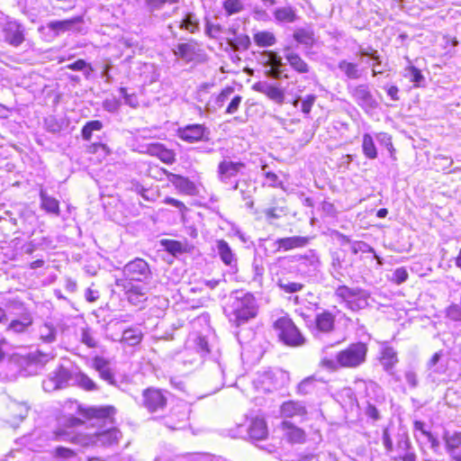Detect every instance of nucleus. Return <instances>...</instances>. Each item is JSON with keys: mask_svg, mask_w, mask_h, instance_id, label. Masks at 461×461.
Wrapping results in <instances>:
<instances>
[{"mask_svg": "<svg viewBox=\"0 0 461 461\" xmlns=\"http://www.w3.org/2000/svg\"><path fill=\"white\" fill-rule=\"evenodd\" d=\"M273 327L279 340L285 345L300 347L305 344V338L290 318L281 317L277 319Z\"/></svg>", "mask_w": 461, "mask_h": 461, "instance_id": "obj_3", "label": "nucleus"}, {"mask_svg": "<svg viewBox=\"0 0 461 461\" xmlns=\"http://www.w3.org/2000/svg\"><path fill=\"white\" fill-rule=\"evenodd\" d=\"M41 207L48 212L59 214V201L46 194L43 190L40 193Z\"/></svg>", "mask_w": 461, "mask_h": 461, "instance_id": "obj_31", "label": "nucleus"}, {"mask_svg": "<svg viewBox=\"0 0 461 461\" xmlns=\"http://www.w3.org/2000/svg\"><path fill=\"white\" fill-rule=\"evenodd\" d=\"M367 346L363 342L352 343L336 354L335 359L322 357L320 366L330 371L339 368H356L365 363Z\"/></svg>", "mask_w": 461, "mask_h": 461, "instance_id": "obj_1", "label": "nucleus"}, {"mask_svg": "<svg viewBox=\"0 0 461 461\" xmlns=\"http://www.w3.org/2000/svg\"><path fill=\"white\" fill-rule=\"evenodd\" d=\"M200 23L197 16L193 13H188L180 23V28L194 33L199 31Z\"/></svg>", "mask_w": 461, "mask_h": 461, "instance_id": "obj_37", "label": "nucleus"}, {"mask_svg": "<svg viewBox=\"0 0 461 461\" xmlns=\"http://www.w3.org/2000/svg\"><path fill=\"white\" fill-rule=\"evenodd\" d=\"M405 380L411 388H415L418 385V377L414 371L411 370L405 373Z\"/></svg>", "mask_w": 461, "mask_h": 461, "instance_id": "obj_64", "label": "nucleus"}, {"mask_svg": "<svg viewBox=\"0 0 461 461\" xmlns=\"http://www.w3.org/2000/svg\"><path fill=\"white\" fill-rule=\"evenodd\" d=\"M442 438L448 455L455 454V452L458 451V448H461V432L450 433L446 430L443 433Z\"/></svg>", "mask_w": 461, "mask_h": 461, "instance_id": "obj_25", "label": "nucleus"}, {"mask_svg": "<svg viewBox=\"0 0 461 461\" xmlns=\"http://www.w3.org/2000/svg\"><path fill=\"white\" fill-rule=\"evenodd\" d=\"M405 77L410 78V81L414 84V86L420 87L425 85V77L421 71L413 66L405 68Z\"/></svg>", "mask_w": 461, "mask_h": 461, "instance_id": "obj_40", "label": "nucleus"}, {"mask_svg": "<svg viewBox=\"0 0 461 461\" xmlns=\"http://www.w3.org/2000/svg\"><path fill=\"white\" fill-rule=\"evenodd\" d=\"M121 438L122 432L116 428L109 429L99 434V440L108 445L118 443Z\"/></svg>", "mask_w": 461, "mask_h": 461, "instance_id": "obj_38", "label": "nucleus"}, {"mask_svg": "<svg viewBox=\"0 0 461 461\" xmlns=\"http://www.w3.org/2000/svg\"><path fill=\"white\" fill-rule=\"evenodd\" d=\"M363 289L356 287L351 288L347 285H339L335 290V295L340 298L345 303H352V301L348 300L351 296H357L360 294Z\"/></svg>", "mask_w": 461, "mask_h": 461, "instance_id": "obj_33", "label": "nucleus"}, {"mask_svg": "<svg viewBox=\"0 0 461 461\" xmlns=\"http://www.w3.org/2000/svg\"><path fill=\"white\" fill-rule=\"evenodd\" d=\"M338 68L349 79H358L362 76V71L356 63L340 60L338 64Z\"/></svg>", "mask_w": 461, "mask_h": 461, "instance_id": "obj_29", "label": "nucleus"}, {"mask_svg": "<svg viewBox=\"0 0 461 461\" xmlns=\"http://www.w3.org/2000/svg\"><path fill=\"white\" fill-rule=\"evenodd\" d=\"M368 294L363 290L360 294L357 296H351L348 300L352 301V303H346L347 307L352 311H358L364 309L368 305Z\"/></svg>", "mask_w": 461, "mask_h": 461, "instance_id": "obj_39", "label": "nucleus"}, {"mask_svg": "<svg viewBox=\"0 0 461 461\" xmlns=\"http://www.w3.org/2000/svg\"><path fill=\"white\" fill-rule=\"evenodd\" d=\"M245 167L246 166L243 162H234L229 159H223L218 165V178L221 183L229 184L230 179L241 172Z\"/></svg>", "mask_w": 461, "mask_h": 461, "instance_id": "obj_10", "label": "nucleus"}, {"mask_svg": "<svg viewBox=\"0 0 461 461\" xmlns=\"http://www.w3.org/2000/svg\"><path fill=\"white\" fill-rule=\"evenodd\" d=\"M222 8L228 16L239 14L245 8L241 0H225L222 3Z\"/></svg>", "mask_w": 461, "mask_h": 461, "instance_id": "obj_43", "label": "nucleus"}, {"mask_svg": "<svg viewBox=\"0 0 461 461\" xmlns=\"http://www.w3.org/2000/svg\"><path fill=\"white\" fill-rule=\"evenodd\" d=\"M316 101V95H308L302 102V112L305 114L310 113L311 109L313 105V104Z\"/></svg>", "mask_w": 461, "mask_h": 461, "instance_id": "obj_59", "label": "nucleus"}, {"mask_svg": "<svg viewBox=\"0 0 461 461\" xmlns=\"http://www.w3.org/2000/svg\"><path fill=\"white\" fill-rule=\"evenodd\" d=\"M216 249L221 261L226 266L236 267L237 258L226 240H218L216 241Z\"/></svg>", "mask_w": 461, "mask_h": 461, "instance_id": "obj_20", "label": "nucleus"}, {"mask_svg": "<svg viewBox=\"0 0 461 461\" xmlns=\"http://www.w3.org/2000/svg\"><path fill=\"white\" fill-rule=\"evenodd\" d=\"M82 413L87 419H98V420H112L113 415L115 412V409L112 406L105 407H89L87 409H79Z\"/></svg>", "mask_w": 461, "mask_h": 461, "instance_id": "obj_15", "label": "nucleus"}, {"mask_svg": "<svg viewBox=\"0 0 461 461\" xmlns=\"http://www.w3.org/2000/svg\"><path fill=\"white\" fill-rule=\"evenodd\" d=\"M283 212L282 208L271 207L264 210V214L267 221L271 222L273 220L279 219Z\"/></svg>", "mask_w": 461, "mask_h": 461, "instance_id": "obj_58", "label": "nucleus"}, {"mask_svg": "<svg viewBox=\"0 0 461 461\" xmlns=\"http://www.w3.org/2000/svg\"><path fill=\"white\" fill-rule=\"evenodd\" d=\"M232 47L238 50H248L250 46V38L246 34H236L231 40Z\"/></svg>", "mask_w": 461, "mask_h": 461, "instance_id": "obj_53", "label": "nucleus"}, {"mask_svg": "<svg viewBox=\"0 0 461 461\" xmlns=\"http://www.w3.org/2000/svg\"><path fill=\"white\" fill-rule=\"evenodd\" d=\"M83 23L82 16H75L71 19L62 21H51L47 23V28L54 32L56 35L66 32H80V25Z\"/></svg>", "mask_w": 461, "mask_h": 461, "instance_id": "obj_12", "label": "nucleus"}, {"mask_svg": "<svg viewBox=\"0 0 461 461\" xmlns=\"http://www.w3.org/2000/svg\"><path fill=\"white\" fill-rule=\"evenodd\" d=\"M175 56L186 62L193 61L196 55V47L194 43H179L173 50Z\"/></svg>", "mask_w": 461, "mask_h": 461, "instance_id": "obj_26", "label": "nucleus"}, {"mask_svg": "<svg viewBox=\"0 0 461 461\" xmlns=\"http://www.w3.org/2000/svg\"><path fill=\"white\" fill-rule=\"evenodd\" d=\"M294 41L305 47H312L316 42L315 33L312 27H301L294 30L293 33Z\"/></svg>", "mask_w": 461, "mask_h": 461, "instance_id": "obj_19", "label": "nucleus"}, {"mask_svg": "<svg viewBox=\"0 0 461 461\" xmlns=\"http://www.w3.org/2000/svg\"><path fill=\"white\" fill-rule=\"evenodd\" d=\"M123 280H129L138 282H146L151 276V271L149 264L142 258H135L134 260L127 263L123 269Z\"/></svg>", "mask_w": 461, "mask_h": 461, "instance_id": "obj_6", "label": "nucleus"}, {"mask_svg": "<svg viewBox=\"0 0 461 461\" xmlns=\"http://www.w3.org/2000/svg\"><path fill=\"white\" fill-rule=\"evenodd\" d=\"M248 433L251 439H264L267 435V429L265 420L258 418L253 420L249 427Z\"/></svg>", "mask_w": 461, "mask_h": 461, "instance_id": "obj_24", "label": "nucleus"}, {"mask_svg": "<svg viewBox=\"0 0 461 461\" xmlns=\"http://www.w3.org/2000/svg\"><path fill=\"white\" fill-rule=\"evenodd\" d=\"M115 285L117 287L122 288L127 300L132 305L138 306L147 300V288L142 285H134L129 280L116 279Z\"/></svg>", "mask_w": 461, "mask_h": 461, "instance_id": "obj_7", "label": "nucleus"}, {"mask_svg": "<svg viewBox=\"0 0 461 461\" xmlns=\"http://www.w3.org/2000/svg\"><path fill=\"white\" fill-rule=\"evenodd\" d=\"M77 384L86 391L98 390L97 384L87 375L79 373L77 376Z\"/></svg>", "mask_w": 461, "mask_h": 461, "instance_id": "obj_52", "label": "nucleus"}, {"mask_svg": "<svg viewBox=\"0 0 461 461\" xmlns=\"http://www.w3.org/2000/svg\"><path fill=\"white\" fill-rule=\"evenodd\" d=\"M241 100H242L241 96L235 95L231 99L230 103L229 104V105H228V107L226 109V113H230V114L236 113L238 111V109H239V106H240V104L241 103Z\"/></svg>", "mask_w": 461, "mask_h": 461, "instance_id": "obj_63", "label": "nucleus"}, {"mask_svg": "<svg viewBox=\"0 0 461 461\" xmlns=\"http://www.w3.org/2000/svg\"><path fill=\"white\" fill-rule=\"evenodd\" d=\"M357 55L360 58L367 57L373 61V63L371 64L373 76L383 74L382 70L377 69V67L382 65V60L376 50L373 49L370 46H360Z\"/></svg>", "mask_w": 461, "mask_h": 461, "instance_id": "obj_23", "label": "nucleus"}, {"mask_svg": "<svg viewBox=\"0 0 461 461\" xmlns=\"http://www.w3.org/2000/svg\"><path fill=\"white\" fill-rule=\"evenodd\" d=\"M39 339L44 343H52L56 339L57 330L50 323H44L39 327Z\"/></svg>", "mask_w": 461, "mask_h": 461, "instance_id": "obj_35", "label": "nucleus"}, {"mask_svg": "<svg viewBox=\"0 0 461 461\" xmlns=\"http://www.w3.org/2000/svg\"><path fill=\"white\" fill-rule=\"evenodd\" d=\"M363 289L356 287L351 288L347 285H339L335 290V295L340 298L345 303H352V301L348 300L351 296H357L360 294Z\"/></svg>", "mask_w": 461, "mask_h": 461, "instance_id": "obj_34", "label": "nucleus"}, {"mask_svg": "<svg viewBox=\"0 0 461 461\" xmlns=\"http://www.w3.org/2000/svg\"><path fill=\"white\" fill-rule=\"evenodd\" d=\"M280 411L285 418L301 417L306 414V408L300 402L288 401L281 405Z\"/></svg>", "mask_w": 461, "mask_h": 461, "instance_id": "obj_21", "label": "nucleus"}, {"mask_svg": "<svg viewBox=\"0 0 461 461\" xmlns=\"http://www.w3.org/2000/svg\"><path fill=\"white\" fill-rule=\"evenodd\" d=\"M262 56L267 58V59L265 61V65L267 67L283 69L284 63L282 61V58L276 52L272 51V50H267V51H264Z\"/></svg>", "mask_w": 461, "mask_h": 461, "instance_id": "obj_47", "label": "nucleus"}, {"mask_svg": "<svg viewBox=\"0 0 461 461\" xmlns=\"http://www.w3.org/2000/svg\"><path fill=\"white\" fill-rule=\"evenodd\" d=\"M253 40L259 47H270L276 42L274 33L267 31L256 32L253 36Z\"/></svg>", "mask_w": 461, "mask_h": 461, "instance_id": "obj_36", "label": "nucleus"}, {"mask_svg": "<svg viewBox=\"0 0 461 461\" xmlns=\"http://www.w3.org/2000/svg\"><path fill=\"white\" fill-rule=\"evenodd\" d=\"M179 0H145V3L150 11L160 9L165 4H176Z\"/></svg>", "mask_w": 461, "mask_h": 461, "instance_id": "obj_57", "label": "nucleus"}, {"mask_svg": "<svg viewBox=\"0 0 461 461\" xmlns=\"http://www.w3.org/2000/svg\"><path fill=\"white\" fill-rule=\"evenodd\" d=\"M277 285L282 289L285 293L294 294L300 292L303 289L304 285L298 282H292L286 279H279L277 282Z\"/></svg>", "mask_w": 461, "mask_h": 461, "instance_id": "obj_46", "label": "nucleus"}, {"mask_svg": "<svg viewBox=\"0 0 461 461\" xmlns=\"http://www.w3.org/2000/svg\"><path fill=\"white\" fill-rule=\"evenodd\" d=\"M91 367L99 374L101 379L111 385H117L114 373L110 367V361L108 359L101 356H95L92 359Z\"/></svg>", "mask_w": 461, "mask_h": 461, "instance_id": "obj_13", "label": "nucleus"}, {"mask_svg": "<svg viewBox=\"0 0 461 461\" xmlns=\"http://www.w3.org/2000/svg\"><path fill=\"white\" fill-rule=\"evenodd\" d=\"M42 388L49 393L60 389L51 375L42 382Z\"/></svg>", "mask_w": 461, "mask_h": 461, "instance_id": "obj_61", "label": "nucleus"}, {"mask_svg": "<svg viewBox=\"0 0 461 461\" xmlns=\"http://www.w3.org/2000/svg\"><path fill=\"white\" fill-rule=\"evenodd\" d=\"M210 131L202 124H190L179 130V137L189 143L209 140Z\"/></svg>", "mask_w": 461, "mask_h": 461, "instance_id": "obj_11", "label": "nucleus"}, {"mask_svg": "<svg viewBox=\"0 0 461 461\" xmlns=\"http://www.w3.org/2000/svg\"><path fill=\"white\" fill-rule=\"evenodd\" d=\"M122 339L130 346H135L141 341L142 333L138 329L130 328L123 331Z\"/></svg>", "mask_w": 461, "mask_h": 461, "instance_id": "obj_41", "label": "nucleus"}, {"mask_svg": "<svg viewBox=\"0 0 461 461\" xmlns=\"http://www.w3.org/2000/svg\"><path fill=\"white\" fill-rule=\"evenodd\" d=\"M316 378L314 376H308L301 381L296 388V393L301 395H306L312 393L316 388Z\"/></svg>", "mask_w": 461, "mask_h": 461, "instance_id": "obj_42", "label": "nucleus"}, {"mask_svg": "<svg viewBox=\"0 0 461 461\" xmlns=\"http://www.w3.org/2000/svg\"><path fill=\"white\" fill-rule=\"evenodd\" d=\"M274 18L278 23H293L298 20L297 11L292 5L280 6L273 12Z\"/></svg>", "mask_w": 461, "mask_h": 461, "instance_id": "obj_16", "label": "nucleus"}, {"mask_svg": "<svg viewBox=\"0 0 461 461\" xmlns=\"http://www.w3.org/2000/svg\"><path fill=\"white\" fill-rule=\"evenodd\" d=\"M335 315L329 311L317 313L311 330L314 337L319 338L321 334H329L335 329Z\"/></svg>", "mask_w": 461, "mask_h": 461, "instance_id": "obj_9", "label": "nucleus"}, {"mask_svg": "<svg viewBox=\"0 0 461 461\" xmlns=\"http://www.w3.org/2000/svg\"><path fill=\"white\" fill-rule=\"evenodd\" d=\"M348 89L355 102L364 110L369 111L376 108L377 102L367 85L362 84Z\"/></svg>", "mask_w": 461, "mask_h": 461, "instance_id": "obj_8", "label": "nucleus"}, {"mask_svg": "<svg viewBox=\"0 0 461 461\" xmlns=\"http://www.w3.org/2000/svg\"><path fill=\"white\" fill-rule=\"evenodd\" d=\"M67 68L73 71H83L86 78L90 77L94 70L92 66L86 63L84 59H77V61L67 65Z\"/></svg>", "mask_w": 461, "mask_h": 461, "instance_id": "obj_48", "label": "nucleus"}, {"mask_svg": "<svg viewBox=\"0 0 461 461\" xmlns=\"http://www.w3.org/2000/svg\"><path fill=\"white\" fill-rule=\"evenodd\" d=\"M398 362L397 354L393 348L386 347L382 351L381 363L384 369L393 374V367Z\"/></svg>", "mask_w": 461, "mask_h": 461, "instance_id": "obj_30", "label": "nucleus"}, {"mask_svg": "<svg viewBox=\"0 0 461 461\" xmlns=\"http://www.w3.org/2000/svg\"><path fill=\"white\" fill-rule=\"evenodd\" d=\"M55 456L68 460L75 456V452L70 448L59 447L55 449Z\"/></svg>", "mask_w": 461, "mask_h": 461, "instance_id": "obj_60", "label": "nucleus"}, {"mask_svg": "<svg viewBox=\"0 0 461 461\" xmlns=\"http://www.w3.org/2000/svg\"><path fill=\"white\" fill-rule=\"evenodd\" d=\"M32 323V318L30 314H23L22 320L12 321L8 327L7 331H11L16 334H21L26 331L28 327Z\"/></svg>", "mask_w": 461, "mask_h": 461, "instance_id": "obj_28", "label": "nucleus"}, {"mask_svg": "<svg viewBox=\"0 0 461 461\" xmlns=\"http://www.w3.org/2000/svg\"><path fill=\"white\" fill-rule=\"evenodd\" d=\"M15 420H23L28 414L29 407L25 403L13 402L9 406Z\"/></svg>", "mask_w": 461, "mask_h": 461, "instance_id": "obj_51", "label": "nucleus"}, {"mask_svg": "<svg viewBox=\"0 0 461 461\" xmlns=\"http://www.w3.org/2000/svg\"><path fill=\"white\" fill-rule=\"evenodd\" d=\"M195 345H196V348H197V350L202 354V355H206L210 352V348H209V345H208V341L206 340L205 338L203 337H198L196 339H195Z\"/></svg>", "mask_w": 461, "mask_h": 461, "instance_id": "obj_62", "label": "nucleus"}, {"mask_svg": "<svg viewBox=\"0 0 461 461\" xmlns=\"http://www.w3.org/2000/svg\"><path fill=\"white\" fill-rule=\"evenodd\" d=\"M81 341L88 348H94L97 347V341L94 337L93 331L89 328L82 330Z\"/></svg>", "mask_w": 461, "mask_h": 461, "instance_id": "obj_56", "label": "nucleus"}, {"mask_svg": "<svg viewBox=\"0 0 461 461\" xmlns=\"http://www.w3.org/2000/svg\"><path fill=\"white\" fill-rule=\"evenodd\" d=\"M350 249H351V252L355 255H357L359 252H361V253H369L370 252V253L375 254L374 249L364 241L351 242Z\"/></svg>", "mask_w": 461, "mask_h": 461, "instance_id": "obj_55", "label": "nucleus"}, {"mask_svg": "<svg viewBox=\"0 0 461 461\" xmlns=\"http://www.w3.org/2000/svg\"><path fill=\"white\" fill-rule=\"evenodd\" d=\"M58 384L59 387L64 388L67 386L68 382L70 379V373L68 369L63 366H59L57 370L50 374Z\"/></svg>", "mask_w": 461, "mask_h": 461, "instance_id": "obj_45", "label": "nucleus"}, {"mask_svg": "<svg viewBox=\"0 0 461 461\" xmlns=\"http://www.w3.org/2000/svg\"><path fill=\"white\" fill-rule=\"evenodd\" d=\"M161 245L164 247L165 250L175 257L188 252V245L185 242L173 240H161Z\"/></svg>", "mask_w": 461, "mask_h": 461, "instance_id": "obj_27", "label": "nucleus"}, {"mask_svg": "<svg viewBox=\"0 0 461 461\" xmlns=\"http://www.w3.org/2000/svg\"><path fill=\"white\" fill-rule=\"evenodd\" d=\"M363 152L370 159H374L377 156L376 148L374 143V140L369 134H365L363 136V143H362Z\"/></svg>", "mask_w": 461, "mask_h": 461, "instance_id": "obj_44", "label": "nucleus"}, {"mask_svg": "<svg viewBox=\"0 0 461 461\" xmlns=\"http://www.w3.org/2000/svg\"><path fill=\"white\" fill-rule=\"evenodd\" d=\"M170 182L177 190L185 194L194 195L197 192L194 183L187 177L173 174L171 175Z\"/></svg>", "mask_w": 461, "mask_h": 461, "instance_id": "obj_22", "label": "nucleus"}, {"mask_svg": "<svg viewBox=\"0 0 461 461\" xmlns=\"http://www.w3.org/2000/svg\"><path fill=\"white\" fill-rule=\"evenodd\" d=\"M460 302L459 303L451 304L447 311V317L455 321H461V286L459 291Z\"/></svg>", "mask_w": 461, "mask_h": 461, "instance_id": "obj_54", "label": "nucleus"}, {"mask_svg": "<svg viewBox=\"0 0 461 461\" xmlns=\"http://www.w3.org/2000/svg\"><path fill=\"white\" fill-rule=\"evenodd\" d=\"M284 55L289 65L294 68L296 72L304 74L309 72L308 64L297 54L293 51L290 47H285L284 49Z\"/></svg>", "mask_w": 461, "mask_h": 461, "instance_id": "obj_17", "label": "nucleus"}, {"mask_svg": "<svg viewBox=\"0 0 461 461\" xmlns=\"http://www.w3.org/2000/svg\"><path fill=\"white\" fill-rule=\"evenodd\" d=\"M149 151L158 156L163 162L172 164L175 161V154L173 151L165 149L161 144H153L149 148Z\"/></svg>", "mask_w": 461, "mask_h": 461, "instance_id": "obj_32", "label": "nucleus"}, {"mask_svg": "<svg viewBox=\"0 0 461 461\" xmlns=\"http://www.w3.org/2000/svg\"><path fill=\"white\" fill-rule=\"evenodd\" d=\"M0 36L8 45L18 48L25 41V28L15 20H6L0 25Z\"/></svg>", "mask_w": 461, "mask_h": 461, "instance_id": "obj_4", "label": "nucleus"}, {"mask_svg": "<svg viewBox=\"0 0 461 461\" xmlns=\"http://www.w3.org/2000/svg\"><path fill=\"white\" fill-rule=\"evenodd\" d=\"M310 239L303 236H293L280 238L275 240L274 246L276 251H288L294 249L303 248L309 244Z\"/></svg>", "mask_w": 461, "mask_h": 461, "instance_id": "obj_14", "label": "nucleus"}, {"mask_svg": "<svg viewBox=\"0 0 461 461\" xmlns=\"http://www.w3.org/2000/svg\"><path fill=\"white\" fill-rule=\"evenodd\" d=\"M255 89L279 104H283L285 101L284 91L276 86L267 83H259L255 86Z\"/></svg>", "mask_w": 461, "mask_h": 461, "instance_id": "obj_18", "label": "nucleus"}, {"mask_svg": "<svg viewBox=\"0 0 461 461\" xmlns=\"http://www.w3.org/2000/svg\"><path fill=\"white\" fill-rule=\"evenodd\" d=\"M283 426L290 429L287 433V437L291 442L301 443L304 440V432L303 429L292 427L288 421H284Z\"/></svg>", "mask_w": 461, "mask_h": 461, "instance_id": "obj_49", "label": "nucleus"}, {"mask_svg": "<svg viewBox=\"0 0 461 461\" xmlns=\"http://www.w3.org/2000/svg\"><path fill=\"white\" fill-rule=\"evenodd\" d=\"M230 321L240 326L257 316L258 305L252 294L235 291L230 296Z\"/></svg>", "mask_w": 461, "mask_h": 461, "instance_id": "obj_2", "label": "nucleus"}, {"mask_svg": "<svg viewBox=\"0 0 461 461\" xmlns=\"http://www.w3.org/2000/svg\"><path fill=\"white\" fill-rule=\"evenodd\" d=\"M167 404V392L155 387H149L143 390L141 406L149 413L163 411Z\"/></svg>", "mask_w": 461, "mask_h": 461, "instance_id": "obj_5", "label": "nucleus"}, {"mask_svg": "<svg viewBox=\"0 0 461 461\" xmlns=\"http://www.w3.org/2000/svg\"><path fill=\"white\" fill-rule=\"evenodd\" d=\"M51 358L52 357H50L49 354H45L41 351L32 352L28 356L29 362L40 367L44 366V365L48 363Z\"/></svg>", "mask_w": 461, "mask_h": 461, "instance_id": "obj_50", "label": "nucleus"}]
</instances>
